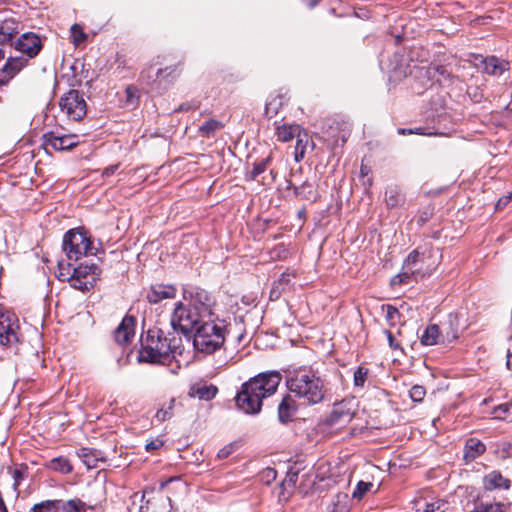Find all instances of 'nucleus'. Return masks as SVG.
Listing matches in <instances>:
<instances>
[{
	"mask_svg": "<svg viewBox=\"0 0 512 512\" xmlns=\"http://www.w3.org/2000/svg\"><path fill=\"white\" fill-rule=\"evenodd\" d=\"M185 302H177L171 314V325L181 331L186 342L192 344L196 352H215L225 342V324L215 313L216 301L204 289H185Z\"/></svg>",
	"mask_w": 512,
	"mask_h": 512,
	"instance_id": "1",
	"label": "nucleus"
},
{
	"mask_svg": "<svg viewBox=\"0 0 512 512\" xmlns=\"http://www.w3.org/2000/svg\"><path fill=\"white\" fill-rule=\"evenodd\" d=\"M291 393L304 399L308 404L319 403L325 394L322 380L312 371L296 372L287 381Z\"/></svg>",
	"mask_w": 512,
	"mask_h": 512,
	"instance_id": "2",
	"label": "nucleus"
},
{
	"mask_svg": "<svg viewBox=\"0 0 512 512\" xmlns=\"http://www.w3.org/2000/svg\"><path fill=\"white\" fill-rule=\"evenodd\" d=\"M97 271V265L92 262L80 263L72 268L69 264L67 268L60 266L58 278L61 281H68L71 287L84 292L94 286L97 280Z\"/></svg>",
	"mask_w": 512,
	"mask_h": 512,
	"instance_id": "3",
	"label": "nucleus"
},
{
	"mask_svg": "<svg viewBox=\"0 0 512 512\" xmlns=\"http://www.w3.org/2000/svg\"><path fill=\"white\" fill-rule=\"evenodd\" d=\"M92 242L84 230L71 229L63 237V251L69 260H79L82 256L94 254Z\"/></svg>",
	"mask_w": 512,
	"mask_h": 512,
	"instance_id": "4",
	"label": "nucleus"
},
{
	"mask_svg": "<svg viewBox=\"0 0 512 512\" xmlns=\"http://www.w3.org/2000/svg\"><path fill=\"white\" fill-rule=\"evenodd\" d=\"M425 264V253H420L418 250L412 251L406 258L402 272L393 277L391 284H402L409 283L410 278H414L416 281L418 278L424 277L432 271V267H424Z\"/></svg>",
	"mask_w": 512,
	"mask_h": 512,
	"instance_id": "5",
	"label": "nucleus"
},
{
	"mask_svg": "<svg viewBox=\"0 0 512 512\" xmlns=\"http://www.w3.org/2000/svg\"><path fill=\"white\" fill-rule=\"evenodd\" d=\"M21 342L20 325L14 314H0V345L14 349Z\"/></svg>",
	"mask_w": 512,
	"mask_h": 512,
	"instance_id": "6",
	"label": "nucleus"
},
{
	"mask_svg": "<svg viewBox=\"0 0 512 512\" xmlns=\"http://www.w3.org/2000/svg\"><path fill=\"white\" fill-rule=\"evenodd\" d=\"M61 111L69 119L79 121L87 113V105L83 95L77 90H70L60 98Z\"/></svg>",
	"mask_w": 512,
	"mask_h": 512,
	"instance_id": "7",
	"label": "nucleus"
},
{
	"mask_svg": "<svg viewBox=\"0 0 512 512\" xmlns=\"http://www.w3.org/2000/svg\"><path fill=\"white\" fill-rule=\"evenodd\" d=\"M281 382L278 372L261 373L244 383L251 393L258 394L262 399L275 393Z\"/></svg>",
	"mask_w": 512,
	"mask_h": 512,
	"instance_id": "8",
	"label": "nucleus"
},
{
	"mask_svg": "<svg viewBox=\"0 0 512 512\" xmlns=\"http://www.w3.org/2000/svg\"><path fill=\"white\" fill-rule=\"evenodd\" d=\"M11 45L14 46L15 50L24 54L28 60L36 57L42 49L40 37L33 32L22 34Z\"/></svg>",
	"mask_w": 512,
	"mask_h": 512,
	"instance_id": "9",
	"label": "nucleus"
},
{
	"mask_svg": "<svg viewBox=\"0 0 512 512\" xmlns=\"http://www.w3.org/2000/svg\"><path fill=\"white\" fill-rule=\"evenodd\" d=\"M43 139L46 150L49 148L55 151L69 150L79 143L78 136L75 134L60 135L55 132H49L44 134Z\"/></svg>",
	"mask_w": 512,
	"mask_h": 512,
	"instance_id": "10",
	"label": "nucleus"
},
{
	"mask_svg": "<svg viewBox=\"0 0 512 512\" xmlns=\"http://www.w3.org/2000/svg\"><path fill=\"white\" fill-rule=\"evenodd\" d=\"M262 400L258 394L251 393L245 384L242 385V390L236 396L237 406L247 414L258 413L262 407Z\"/></svg>",
	"mask_w": 512,
	"mask_h": 512,
	"instance_id": "11",
	"label": "nucleus"
},
{
	"mask_svg": "<svg viewBox=\"0 0 512 512\" xmlns=\"http://www.w3.org/2000/svg\"><path fill=\"white\" fill-rule=\"evenodd\" d=\"M136 318L132 315H126L113 332L115 342L125 347L130 344L135 337Z\"/></svg>",
	"mask_w": 512,
	"mask_h": 512,
	"instance_id": "12",
	"label": "nucleus"
},
{
	"mask_svg": "<svg viewBox=\"0 0 512 512\" xmlns=\"http://www.w3.org/2000/svg\"><path fill=\"white\" fill-rule=\"evenodd\" d=\"M28 64V59L20 57H9L0 70V86H6L18 75Z\"/></svg>",
	"mask_w": 512,
	"mask_h": 512,
	"instance_id": "13",
	"label": "nucleus"
},
{
	"mask_svg": "<svg viewBox=\"0 0 512 512\" xmlns=\"http://www.w3.org/2000/svg\"><path fill=\"white\" fill-rule=\"evenodd\" d=\"M354 414L355 411L350 402H341L334 406L327 421L331 426L341 428L351 422Z\"/></svg>",
	"mask_w": 512,
	"mask_h": 512,
	"instance_id": "14",
	"label": "nucleus"
},
{
	"mask_svg": "<svg viewBox=\"0 0 512 512\" xmlns=\"http://www.w3.org/2000/svg\"><path fill=\"white\" fill-rule=\"evenodd\" d=\"M18 22L7 12H0V44H12L14 36L18 33Z\"/></svg>",
	"mask_w": 512,
	"mask_h": 512,
	"instance_id": "15",
	"label": "nucleus"
},
{
	"mask_svg": "<svg viewBox=\"0 0 512 512\" xmlns=\"http://www.w3.org/2000/svg\"><path fill=\"white\" fill-rule=\"evenodd\" d=\"M176 296V288L172 285H152L146 294V299L151 304H157L165 299H173Z\"/></svg>",
	"mask_w": 512,
	"mask_h": 512,
	"instance_id": "16",
	"label": "nucleus"
},
{
	"mask_svg": "<svg viewBox=\"0 0 512 512\" xmlns=\"http://www.w3.org/2000/svg\"><path fill=\"white\" fill-rule=\"evenodd\" d=\"M441 341L443 345L452 343L458 337V321L455 315L450 314L447 321L440 325Z\"/></svg>",
	"mask_w": 512,
	"mask_h": 512,
	"instance_id": "17",
	"label": "nucleus"
},
{
	"mask_svg": "<svg viewBox=\"0 0 512 512\" xmlns=\"http://www.w3.org/2000/svg\"><path fill=\"white\" fill-rule=\"evenodd\" d=\"M178 76L177 69L174 67H166L164 69H158L155 73V79L151 83L155 85L152 89H164Z\"/></svg>",
	"mask_w": 512,
	"mask_h": 512,
	"instance_id": "18",
	"label": "nucleus"
},
{
	"mask_svg": "<svg viewBox=\"0 0 512 512\" xmlns=\"http://www.w3.org/2000/svg\"><path fill=\"white\" fill-rule=\"evenodd\" d=\"M483 485L487 490L508 489L510 480L504 478L499 472L492 471L484 477Z\"/></svg>",
	"mask_w": 512,
	"mask_h": 512,
	"instance_id": "19",
	"label": "nucleus"
},
{
	"mask_svg": "<svg viewBox=\"0 0 512 512\" xmlns=\"http://www.w3.org/2000/svg\"><path fill=\"white\" fill-rule=\"evenodd\" d=\"M441 333L440 325L430 324L421 334V343L425 346L443 345L441 341Z\"/></svg>",
	"mask_w": 512,
	"mask_h": 512,
	"instance_id": "20",
	"label": "nucleus"
},
{
	"mask_svg": "<svg viewBox=\"0 0 512 512\" xmlns=\"http://www.w3.org/2000/svg\"><path fill=\"white\" fill-rule=\"evenodd\" d=\"M218 392V389L214 385H192L189 389L190 397H197L200 400L209 401L213 399Z\"/></svg>",
	"mask_w": 512,
	"mask_h": 512,
	"instance_id": "21",
	"label": "nucleus"
},
{
	"mask_svg": "<svg viewBox=\"0 0 512 512\" xmlns=\"http://www.w3.org/2000/svg\"><path fill=\"white\" fill-rule=\"evenodd\" d=\"M485 451V445L476 438H470L466 441L464 459L466 462L473 461Z\"/></svg>",
	"mask_w": 512,
	"mask_h": 512,
	"instance_id": "22",
	"label": "nucleus"
},
{
	"mask_svg": "<svg viewBox=\"0 0 512 512\" xmlns=\"http://www.w3.org/2000/svg\"><path fill=\"white\" fill-rule=\"evenodd\" d=\"M483 69L486 73L500 75L508 69L509 63L497 57L491 56L483 60Z\"/></svg>",
	"mask_w": 512,
	"mask_h": 512,
	"instance_id": "23",
	"label": "nucleus"
},
{
	"mask_svg": "<svg viewBox=\"0 0 512 512\" xmlns=\"http://www.w3.org/2000/svg\"><path fill=\"white\" fill-rule=\"evenodd\" d=\"M414 505L417 512H445L448 508L447 502L439 499L433 502H423L422 499H417Z\"/></svg>",
	"mask_w": 512,
	"mask_h": 512,
	"instance_id": "24",
	"label": "nucleus"
},
{
	"mask_svg": "<svg viewBox=\"0 0 512 512\" xmlns=\"http://www.w3.org/2000/svg\"><path fill=\"white\" fill-rule=\"evenodd\" d=\"M45 466L57 473L69 474L73 470V465L67 457L58 456L51 459Z\"/></svg>",
	"mask_w": 512,
	"mask_h": 512,
	"instance_id": "25",
	"label": "nucleus"
},
{
	"mask_svg": "<svg viewBox=\"0 0 512 512\" xmlns=\"http://www.w3.org/2000/svg\"><path fill=\"white\" fill-rule=\"evenodd\" d=\"M298 132H301V126L298 124H282L276 128L277 140L288 142L292 140Z\"/></svg>",
	"mask_w": 512,
	"mask_h": 512,
	"instance_id": "26",
	"label": "nucleus"
},
{
	"mask_svg": "<svg viewBox=\"0 0 512 512\" xmlns=\"http://www.w3.org/2000/svg\"><path fill=\"white\" fill-rule=\"evenodd\" d=\"M295 137L297 138L295 146V161L299 162L304 158L308 145L313 147L314 143L309 139L308 134L304 132L302 128L301 132H298Z\"/></svg>",
	"mask_w": 512,
	"mask_h": 512,
	"instance_id": "27",
	"label": "nucleus"
},
{
	"mask_svg": "<svg viewBox=\"0 0 512 512\" xmlns=\"http://www.w3.org/2000/svg\"><path fill=\"white\" fill-rule=\"evenodd\" d=\"M224 127V124L216 119H208L198 128L201 137L211 138Z\"/></svg>",
	"mask_w": 512,
	"mask_h": 512,
	"instance_id": "28",
	"label": "nucleus"
},
{
	"mask_svg": "<svg viewBox=\"0 0 512 512\" xmlns=\"http://www.w3.org/2000/svg\"><path fill=\"white\" fill-rule=\"evenodd\" d=\"M172 360V354H137V363L169 364Z\"/></svg>",
	"mask_w": 512,
	"mask_h": 512,
	"instance_id": "29",
	"label": "nucleus"
},
{
	"mask_svg": "<svg viewBox=\"0 0 512 512\" xmlns=\"http://www.w3.org/2000/svg\"><path fill=\"white\" fill-rule=\"evenodd\" d=\"M295 411L294 401L291 396H285L278 407L279 419L286 422L291 419Z\"/></svg>",
	"mask_w": 512,
	"mask_h": 512,
	"instance_id": "30",
	"label": "nucleus"
},
{
	"mask_svg": "<svg viewBox=\"0 0 512 512\" xmlns=\"http://www.w3.org/2000/svg\"><path fill=\"white\" fill-rule=\"evenodd\" d=\"M296 196L306 200H314L316 198L313 186L309 182H304L301 186H293Z\"/></svg>",
	"mask_w": 512,
	"mask_h": 512,
	"instance_id": "31",
	"label": "nucleus"
},
{
	"mask_svg": "<svg viewBox=\"0 0 512 512\" xmlns=\"http://www.w3.org/2000/svg\"><path fill=\"white\" fill-rule=\"evenodd\" d=\"M175 407V399L171 398L167 404L157 410L155 414V418L159 422H163L167 419H170L173 415V410Z\"/></svg>",
	"mask_w": 512,
	"mask_h": 512,
	"instance_id": "32",
	"label": "nucleus"
},
{
	"mask_svg": "<svg viewBox=\"0 0 512 512\" xmlns=\"http://www.w3.org/2000/svg\"><path fill=\"white\" fill-rule=\"evenodd\" d=\"M60 500L54 501H45L39 504L34 505V512H58L60 509Z\"/></svg>",
	"mask_w": 512,
	"mask_h": 512,
	"instance_id": "33",
	"label": "nucleus"
},
{
	"mask_svg": "<svg viewBox=\"0 0 512 512\" xmlns=\"http://www.w3.org/2000/svg\"><path fill=\"white\" fill-rule=\"evenodd\" d=\"M84 503L79 499H70L66 502L60 503V508L63 512H81L84 508Z\"/></svg>",
	"mask_w": 512,
	"mask_h": 512,
	"instance_id": "34",
	"label": "nucleus"
},
{
	"mask_svg": "<svg viewBox=\"0 0 512 512\" xmlns=\"http://www.w3.org/2000/svg\"><path fill=\"white\" fill-rule=\"evenodd\" d=\"M73 43L78 46L86 41L87 35L79 24H73L70 29Z\"/></svg>",
	"mask_w": 512,
	"mask_h": 512,
	"instance_id": "35",
	"label": "nucleus"
},
{
	"mask_svg": "<svg viewBox=\"0 0 512 512\" xmlns=\"http://www.w3.org/2000/svg\"><path fill=\"white\" fill-rule=\"evenodd\" d=\"M330 512H348V497L346 494H339Z\"/></svg>",
	"mask_w": 512,
	"mask_h": 512,
	"instance_id": "36",
	"label": "nucleus"
},
{
	"mask_svg": "<svg viewBox=\"0 0 512 512\" xmlns=\"http://www.w3.org/2000/svg\"><path fill=\"white\" fill-rule=\"evenodd\" d=\"M368 369L366 367L360 366L354 372V385L357 387H363L368 376Z\"/></svg>",
	"mask_w": 512,
	"mask_h": 512,
	"instance_id": "37",
	"label": "nucleus"
},
{
	"mask_svg": "<svg viewBox=\"0 0 512 512\" xmlns=\"http://www.w3.org/2000/svg\"><path fill=\"white\" fill-rule=\"evenodd\" d=\"M511 412V405L510 404H501L494 408L492 414L493 417L500 420H505L508 418V415Z\"/></svg>",
	"mask_w": 512,
	"mask_h": 512,
	"instance_id": "38",
	"label": "nucleus"
},
{
	"mask_svg": "<svg viewBox=\"0 0 512 512\" xmlns=\"http://www.w3.org/2000/svg\"><path fill=\"white\" fill-rule=\"evenodd\" d=\"M126 104L128 106H136L138 101V90L134 86H128L125 90Z\"/></svg>",
	"mask_w": 512,
	"mask_h": 512,
	"instance_id": "39",
	"label": "nucleus"
},
{
	"mask_svg": "<svg viewBox=\"0 0 512 512\" xmlns=\"http://www.w3.org/2000/svg\"><path fill=\"white\" fill-rule=\"evenodd\" d=\"M372 486L371 482H358L357 487L352 494L353 497L361 499L372 488Z\"/></svg>",
	"mask_w": 512,
	"mask_h": 512,
	"instance_id": "40",
	"label": "nucleus"
},
{
	"mask_svg": "<svg viewBox=\"0 0 512 512\" xmlns=\"http://www.w3.org/2000/svg\"><path fill=\"white\" fill-rule=\"evenodd\" d=\"M409 394H410V398L414 402H421L426 395V390L424 389L423 386L415 385L411 388Z\"/></svg>",
	"mask_w": 512,
	"mask_h": 512,
	"instance_id": "41",
	"label": "nucleus"
},
{
	"mask_svg": "<svg viewBox=\"0 0 512 512\" xmlns=\"http://www.w3.org/2000/svg\"><path fill=\"white\" fill-rule=\"evenodd\" d=\"M386 203L389 207H395L400 201V194L396 189H390L386 192Z\"/></svg>",
	"mask_w": 512,
	"mask_h": 512,
	"instance_id": "42",
	"label": "nucleus"
},
{
	"mask_svg": "<svg viewBox=\"0 0 512 512\" xmlns=\"http://www.w3.org/2000/svg\"><path fill=\"white\" fill-rule=\"evenodd\" d=\"M268 161H269V158L262 160L259 163L254 164V167L250 173V178L252 180H255L260 174H262L266 170Z\"/></svg>",
	"mask_w": 512,
	"mask_h": 512,
	"instance_id": "43",
	"label": "nucleus"
},
{
	"mask_svg": "<svg viewBox=\"0 0 512 512\" xmlns=\"http://www.w3.org/2000/svg\"><path fill=\"white\" fill-rule=\"evenodd\" d=\"M426 73L429 77H432V78H435L437 74L444 78H448L450 76V74L447 72L446 68L443 66L430 67L427 69Z\"/></svg>",
	"mask_w": 512,
	"mask_h": 512,
	"instance_id": "44",
	"label": "nucleus"
},
{
	"mask_svg": "<svg viewBox=\"0 0 512 512\" xmlns=\"http://www.w3.org/2000/svg\"><path fill=\"white\" fill-rule=\"evenodd\" d=\"M384 337L388 341L389 346H390L391 349L397 350V349L400 348L399 343L396 341L395 337L393 336V334L391 332L385 331L384 332Z\"/></svg>",
	"mask_w": 512,
	"mask_h": 512,
	"instance_id": "45",
	"label": "nucleus"
},
{
	"mask_svg": "<svg viewBox=\"0 0 512 512\" xmlns=\"http://www.w3.org/2000/svg\"><path fill=\"white\" fill-rule=\"evenodd\" d=\"M511 200H512V192H510L507 195L502 196L498 200V202L496 204V209H501V208L505 207Z\"/></svg>",
	"mask_w": 512,
	"mask_h": 512,
	"instance_id": "46",
	"label": "nucleus"
},
{
	"mask_svg": "<svg viewBox=\"0 0 512 512\" xmlns=\"http://www.w3.org/2000/svg\"><path fill=\"white\" fill-rule=\"evenodd\" d=\"M163 446V441L162 440H159V439H156V440H151L150 442H148L146 445H145V449L147 451H152V450H156L160 447Z\"/></svg>",
	"mask_w": 512,
	"mask_h": 512,
	"instance_id": "47",
	"label": "nucleus"
},
{
	"mask_svg": "<svg viewBox=\"0 0 512 512\" xmlns=\"http://www.w3.org/2000/svg\"><path fill=\"white\" fill-rule=\"evenodd\" d=\"M399 314L397 308L388 305L386 310V317L388 320L393 321L395 317Z\"/></svg>",
	"mask_w": 512,
	"mask_h": 512,
	"instance_id": "48",
	"label": "nucleus"
},
{
	"mask_svg": "<svg viewBox=\"0 0 512 512\" xmlns=\"http://www.w3.org/2000/svg\"><path fill=\"white\" fill-rule=\"evenodd\" d=\"M117 169H118V165H111L104 170L103 175L106 177H109V176L113 175Z\"/></svg>",
	"mask_w": 512,
	"mask_h": 512,
	"instance_id": "49",
	"label": "nucleus"
},
{
	"mask_svg": "<svg viewBox=\"0 0 512 512\" xmlns=\"http://www.w3.org/2000/svg\"><path fill=\"white\" fill-rule=\"evenodd\" d=\"M231 450H232L231 446L224 447L223 449H221L219 451L218 457H227L231 453Z\"/></svg>",
	"mask_w": 512,
	"mask_h": 512,
	"instance_id": "50",
	"label": "nucleus"
},
{
	"mask_svg": "<svg viewBox=\"0 0 512 512\" xmlns=\"http://www.w3.org/2000/svg\"><path fill=\"white\" fill-rule=\"evenodd\" d=\"M141 341L143 342L142 339H141ZM142 345H143V350H144L143 352H149V353L160 352V349L157 347H153L151 345H144L143 343H142Z\"/></svg>",
	"mask_w": 512,
	"mask_h": 512,
	"instance_id": "51",
	"label": "nucleus"
},
{
	"mask_svg": "<svg viewBox=\"0 0 512 512\" xmlns=\"http://www.w3.org/2000/svg\"><path fill=\"white\" fill-rule=\"evenodd\" d=\"M289 282V275L288 274H282L280 276V278L278 279V285H281V284H287Z\"/></svg>",
	"mask_w": 512,
	"mask_h": 512,
	"instance_id": "52",
	"label": "nucleus"
},
{
	"mask_svg": "<svg viewBox=\"0 0 512 512\" xmlns=\"http://www.w3.org/2000/svg\"><path fill=\"white\" fill-rule=\"evenodd\" d=\"M309 8L315 7L321 0H303Z\"/></svg>",
	"mask_w": 512,
	"mask_h": 512,
	"instance_id": "53",
	"label": "nucleus"
},
{
	"mask_svg": "<svg viewBox=\"0 0 512 512\" xmlns=\"http://www.w3.org/2000/svg\"><path fill=\"white\" fill-rule=\"evenodd\" d=\"M279 295H280V291L276 287H273L271 290V293H270V298L276 299L279 297Z\"/></svg>",
	"mask_w": 512,
	"mask_h": 512,
	"instance_id": "54",
	"label": "nucleus"
},
{
	"mask_svg": "<svg viewBox=\"0 0 512 512\" xmlns=\"http://www.w3.org/2000/svg\"><path fill=\"white\" fill-rule=\"evenodd\" d=\"M185 349V347H182L181 350H178V347L177 346H170L169 347V351L168 352H171V353H174V352H183V350Z\"/></svg>",
	"mask_w": 512,
	"mask_h": 512,
	"instance_id": "55",
	"label": "nucleus"
},
{
	"mask_svg": "<svg viewBox=\"0 0 512 512\" xmlns=\"http://www.w3.org/2000/svg\"><path fill=\"white\" fill-rule=\"evenodd\" d=\"M360 171L363 176H366L369 173V168L365 165H362Z\"/></svg>",
	"mask_w": 512,
	"mask_h": 512,
	"instance_id": "56",
	"label": "nucleus"
},
{
	"mask_svg": "<svg viewBox=\"0 0 512 512\" xmlns=\"http://www.w3.org/2000/svg\"><path fill=\"white\" fill-rule=\"evenodd\" d=\"M507 367L510 369L512 365V354H507V361H506Z\"/></svg>",
	"mask_w": 512,
	"mask_h": 512,
	"instance_id": "57",
	"label": "nucleus"
},
{
	"mask_svg": "<svg viewBox=\"0 0 512 512\" xmlns=\"http://www.w3.org/2000/svg\"><path fill=\"white\" fill-rule=\"evenodd\" d=\"M152 72H153L152 70H149V71L147 72V75H146V73H142V74H141V78H142V79H145V77H147V78H151L152 76H151L150 74H151Z\"/></svg>",
	"mask_w": 512,
	"mask_h": 512,
	"instance_id": "58",
	"label": "nucleus"
},
{
	"mask_svg": "<svg viewBox=\"0 0 512 512\" xmlns=\"http://www.w3.org/2000/svg\"><path fill=\"white\" fill-rule=\"evenodd\" d=\"M267 474L268 476H272L273 478L275 477V471L273 469H267Z\"/></svg>",
	"mask_w": 512,
	"mask_h": 512,
	"instance_id": "59",
	"label": "nucleus"
},
{
	"mask_svg": "<svg viewBox=\"0 0 512 512\" xmlns=\"http://www.w3.org/2000/svg\"><path fill=\"white\" fill-rule=\"evenodd\" d=\"M4 58H5V52H4V50L0 47V61H2Z\"/></svg>",
	"mask_w": 512,
	"mask_h": 512,
	"instance_id": "60",
	"label": "nucleus"
},
{
	"mask_svg": "<svg viewBox=\"0 0 512 512\" xmlns=\"http://www.w3.org/2000/svg\"><path fill=\"white\" fill-rule=\"evenodd\" d=\"M171 481H172V479H169V480H167V481H165V482H162V483L160 484V488H161V489H163V488L166 486V484H167L168 482H171Z\"/></svg>",
	"mask_w": 512,
	"mask_h": 512,
	"instance_id": "61",
	"label": "nucleus"
},
{
	"mask_svg": "<svg viewBox=\"0 0 512 512\" xmlns=\"http://www.w3.org/2000/svg\"><path fill=\"white\" fill-rule=\"evenodd\" d=\"M509 341H510V347L507 349V353L512 352V336Z\"/></svg>",
	"mask_w": 512,
	"mask_h": 512,
	"instance_id": "62",
	"label": "nucleus"
},
{
	"mask_svg": "<svg viewBox=\"0 0 512 512\" xmlns=\"http://www.w3.org/2000/svg\"><path fill=\"white\" fill-rule=\"evenodd\" d=\"M179 111H185V110H188V107H186L185 105H181L179 108H178Z\"/></svg>",
	"mask_w": 512,
	"mask_h": 512,
	"instance_id": "63",
	"label": "nucleus"
},
{
	"mask_svg": "<svg viewBox=\"0 0 512 512\" xmlns=\"http://www.w3.org/2000/svg\"><path fill=\"white\" fill-rule=\"evenodd\" d=\"M399 133L405 134L406 130L405 129H399Z\"/></svg>",
	"mask_w": 512,
	"mask_h": 512,
	"instance_id": "64",
	"label": "nucleus"
}]
</instances>
